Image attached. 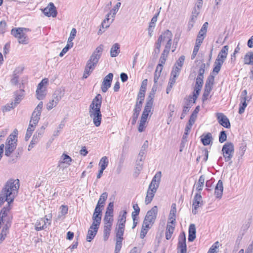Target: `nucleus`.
I'll list each match as a JSON object with an SVG mask.
<instances>
[{"label":"nucleus","mask_w":253,"mask_h":253,"mask_svg":"<svg viewBox=\"0 0 253 253\" xmlns=\"http://www.w3.org/2000/svg\"><path fill=\"white\" fill-rule=\"evenodd\" d=\"M184 106L190 108L193 104L195 103L196 100L194 99L192 97L189 96L187 98H185Z\"/></svg>","instance_id":"obj_42"},{"label":"nucleus","mask_w":253,"mask_h":253,"mask_svg":"<svg viewBox=\"0 0 253 253\" xmlns=\"http://www.w3.org/2000/svg\"><path fill=\"white\" fill-rule=\"evenodd\" d=\"M204 78L197 77L196 80V84L197 86H203Z\"/></svg>","instance_id":"obj_64"},{"label":"nucleus","mask_w":253,"mask_h":253,"mask_svg":"<svg viewBox=\"0 0 253 253\" xmlns=\"http://www.w3.org/2000/svg\"><path fill=\"white\" fill-rule=\"evenodd\" d=\"M153 96L149 95L147 98V102L145 106L141 119L147 121L149 113L151 112L153 106Z\"/></svg>","instance_id":"obj_12"},{"label":"nucleus","mask_w":253,"mask_h":253,"mask_svg":"<svg viewBox=\"0 0 253 253\" xmlns=\"http://www.w3.org/2000/svg\"><path fill=\"white\" fill-rule=\"evenodd\" d=\"M92 219L93 220L92 223H94L95 225L99 226L101 220V214H99L96 211L94 212Z\"/></svg>","instance_id":"obj_36"},{"label":"nucleus","mask_w":253,"mask_h":253,"mask_svg":"<svg viewBox=\"0 0 253 253\" xmlns=\"http://www.w3.org/2000/svg\"><path fill=\"white\" fill-rule=\"evenodd\" d=\"M35 127L32 126L31 125H29L27 129L26 134L25 135V139L26 141L28 140L31 137L33 131L35 130Z\"/></svg>","instance_id":"obj_44"},{"label":"nucleus","mask_w":253,"mask_h":253,"mask_svg":"<svg viewBox=\"0 0 253 253\" xmlns=\"http://www.w3.org/2000/svg\"><path fill=\"white\" fill-rule=\"evenodd\" d=\"M42 11L44 15L47 17H55L57 16V12L52 2H50Z\"/></svg>","instance_id":"obj_15"},{"label":"nucleus","mask_w":253,"mask_h":253,"mask_svg":"<svg viewBox=\"0 0 253 253\" xmlns=\"http://www.w3.org/2000/svg\"><path fill=\"white\" fill-rule=\"evenodd\" d=\"M72 159H63L60 161L58 164V167L60 168L64 169L70 165Z\"/></svg>","instance_id":"obj_43"},{"label":"nucleus","mask_w":253,"mask_h":253,"mask_svg":"<svg viewBox=\"0 0 253 253\" xmlns=\"http://www.w3.org/2000/svg\"><path fill=\"white\" fill-rule=\"evenodd\" d=\"M107 197L108 194L106 192L103 193L100 196L97 204L100 205L101 207H103Z\"/></svg>","instance_id":"obj_41"},{"label":"nucleus","mask_w":253,"mask_h":253,"mask_svg":"<svg viewBox=\"0 0 253 253\" xmlns=\"http://www.w3.org/2000/svg\"><path fill=\"white\" fill-rule=\"evenodd\" d=\"M173 224L174 223H171V222H169L167 224L166 231V238L167 240H169L171 238L175 228Z\"/></svg>","instance_id":"obj_24"},{"label":"nucleus","mask_w":253,"mask_h":253,"mask_svg":"<svg viewBox=\"0 0 253 253\" xmlns=\"http://www.w3.org/2000/svg\"><path fill=\"white\" fill-rule=\"evenodd\" d=\"M76 29L75 28H73L71 31L70 36L68 40H70V41H73V40L75 39V37H76Z\"/></svg>","instance_id":"obj_61"},{"label":"nucleus","mask_w":253,"mask_h":253,"mask_svg":"<svg viewBox=\"0 0 253 253\" xmlns=\"http://www.w3.org/2000/svg\"><path fill=\"white\" fill-rule=\"evenodd\" d=\"M10 209V205H7V206L3 207L0 212V221L4 225L3 227L7 226V228H9L11 226L12 216L8 214Z\"/></svg>","instance_id":"obj_9"},{"label":"nucleus","mask_w":253,"mask_h":253,"mask_svg":"<svg viewBox=\"0 0 253 253\" xmlns=\"http://www.w3.org/2000/svg\"><path fill=\"white\" fill-rule=\"evenodd\" d=\"M126 213L127 212L126 211H123L120 212L117 222V227L123 228L125 227Z\"/></svg>","instance_id":"obj_21"},{"label":"nucleus","mask_w":253,"mask_h":253,"mask_svg":"<svg viewBox=\"0 0 253 253\" xmlns=\"http://www.w3.org/2000/svg\"><path fill=\"white\" fill-rule=\"evenodd\" d=\"M6 24L4 21L0 22V34H2L6 31Z\"/></svg>","instance_id":"obj_58"},{"label":"nucleus","mask_w":253,"mask_h":253,"mask_svg":"<svg viewBox=\"0 0 253 253\" xmlns=\"http://www.w3.org/2000/svg\"><path fill=\"white\" fill-rule=\"evenodd\" d=\"M22 97L23 94L16 95V97L14 99V102H12L10 105L8 106L9 108L8 110H9L10 109L15 107L21 101Z\"/></svg>","instance_id":"obj_37"},{"label":"nucleus","mask_w":253,"mask_h":253,"mask_svg":"<svg viewBox=\"0 0 253 253\" xmlns=\"http://www.w3.org/2000/svg\"><path fill=\"white\" fill-rule=\"evenodd\" d=\"M193 126V124H190V123L188 122L187 125L186 126L185 128V132L184 134L183 135L184 137H186V136L188 134L189 131L191 129L192 126Z\"/></svg>","instance_id":"obj_62"},{"label":"nucleus","mask_w":253,"mask_h":253,"mask_svg":"<svg viewBox=\"0 0 253 253\" xmlns=\"http://www.w3.org/2000/svg\"><path fill=\"white\" fill-rule=\"evenodd\" d=\"M108 159H100L98 164L99 167L100 169H103L104 170L108 166Z\"/></svg>","instance_id":"obj_48"},{"label":"nucleus","mask_w":253,"mask_h":253,"mask_svg":"<svg viewBox=\"0 0 253 253\" xmlns=\"http://www.w3.org/2000/svg\"><path fill=\"white\" fill-rule=\"evenodd\" d=\"M203 205V201L201 195L200 193H197L193 199V207H194V209L192 210V212L194 214H196L197 213L196 210L200 207H201Z\"/></svg>","instance_id":"obj_18"},{"label":"nucleus","mask_w":253,"mask_h":253,"mask_svg":"<svg viewBox=\"0 0 253 253\" xmlns=\"http://www.w3.org/2000/svg\"><path fill=\"white\" fill-rule=\"evenodd\" d=\"M113 203L110 202L108 205L105 214H108V215H113Z\"/></svg>","instance_id":"obj_50"},{"label":"nucleus","mask_w":253,"mask_h":253,"mask_svg":"<svg viewBox=\"0 0 253 253\" xmlns=\"http://www.w3.org/2000/svg\"><path fill=\"white\" fill-rule=\"evenodd\" d=\"M216 116L218 123L224 127L229 128L230 127V123L228 118L222 113H217Z\"/></svg>","instance_id":"obj_17"},{"label":"nucleus","mask_w":253,"mask_h":253,"mask_svg":"<svg viewBox=\"0 0 253 253\" xmlns=\"http://www.w3.org/2000/svg\"><path fill=\"white\" fill-rule=\"evenodd\" d=\"M9 228H7V226L3 227L0 234V243H1L4 240L8 232Z\"/></svg>","instance_id":"obj_45"},{"label":"nucleus","mask_w":253,"mask_h":253,"mask_svg":"<svg viewBox=\"0 0 253 253\" xmlns=\"http://www.w3.org/2000/svg\"><path fill=\"white\" fill-rule=\"evenodd\" d=\"M188 234V241L189 242L193 241L196 238V227L195 224H191L190 225Z\"/></svg>","instance_id":"obj_26"},{"label":"nucleus","mask_w":253,"mask_h":253,"mask_svg":"<svg viewBox=\"0 0 253 253\" xmlns=\"http://www.w3.org/2000/svg\"><path fill=\"white\" fill-rule=\"evenodd\" d=\"M103 49V45L101 44L96 48L93 52L89 59L87 61L85 67L83 78L86 79L92 72L97 65L99 59L101 57Z\"/></svg>","instance_id":"obj_4"},{"label":"nucleus","mask_w":253,"mask_h":253,"mask_svg":"<svg viewBox=\"0 0 253 253\" xmlns=\"http://www.w3.org/2000/svg\"><path fill=\"white\" fill-rule=\"evenodd\" d=\"M120 45L118 43H116L113 45L110 49V56L112 57H115L118 56L120 53Z\"/></svg>","instance_id":"obj_30"},{"label":"nucleus","mask_w":253,"mask_h":253,"mask_svg":"<svg viewBox=\"0 0 253 253\" xmlns=\"http://www.w3.org/2000/svg\"><path fill=\"white\" fill-rule=\"evenodd\" d=\"M214 83V77L210 76L208 77L205 84L204 92L203 95V100L204 101L208 97L211 91Z\"/></svg>","instance_id":"obj_10"},{"label":"nucleus","mask_w":253,"mask_h":253,"mask_svg":"<svg viewBox=\"0 0 253 253\" xmlns=\"http://www.w3.org/2000/svg\"><path fill=\"white\" fill-rule=\"evenodd\" d=\"M36 94L39 100H42L45 96L46 90L45 89H37Z\"/></svg>","instance_id":"obj_39"},{"label":"nucleus","mask_w":253,"mask_h":253,"mask_svg":"<svg viewBox=\"0 0 253 253\" xmlns=\"http://www.w3.org/2000/svg\"><path fill=\"white\" fill-rule=\"evenodd\" d=\"M29 31L28 29L24 28H13L11 30V34L18 40L21 44H27L28 42V38L25 34V32Z\"/></svg>","instance_id":"obj_8"},{"label":"nucleus","mask_w":253,"mask_h":253,"mask_svg":"<svg viewBox=\"0 0 253 253\" xmlns=\"http://www.w3.org/2000/svg\"><path fill=\"white\" fill-rule=\"evenodd\" d=\"M247 91L246 90H244L242 92L241 96V105L240 106L239 110V113L240 114H242L244 113L245 108L247 106V104L246 103V100H248V98L247 97Z\"/></svg>","instance_id":"obj_20"},{"label":"nucleus","mask_w":253,"mask_h":253,"mask_svg":"<svg viewBox=\"0 0 253 253\" xmlns=\"http://www.w3.org/2000/svg\"><path fill=\"white\" fill-rule=\"evenodd\" d=\"M113 215H108L105 214L104 218V224H113Z\"/></svg>","instance_id":"obj_49"},{"label":"nucleus","mask_w":253,"mask_h":253,"mask_svg":"<svg viewBox=\"0 0 253 253\" xmlns=\"http://www.w3.org/2000/svg\"><path fill=\"white\" fill-rule=\"evenodd\" d=\"M199 48H200V46H198V45H195L194 46V49H193V53H192V54L191 55V59L193 60L194 59L196 56L197 55V53L199 50Z\"/></svg>","instance_id":"obj_63"},{"label":"nucleus","mask_w":253,"mask_h":253,"mask_svg":"<svg viewBox=\"0 0 253 253\" xmlns=\"http://www.w3.org/2000/svg\"><path fill=\"white\" fill-rule=\"evenodd\" d=\"M153 224H150L149 222L148 221H146V220H144L142 228H145V229L148 230L151 228V226Z\"/></svg>","instance_id":"obj_59"},{"label":"nucleus","mask_w":253,"mask_h":253,"mask_svg":"<svg viewBox=\"0 0 253 253\" xmlns=\"http://www.w3.org/2000/svg\"><path fill=\"white\" fill-rule=\"evenodd\" d=\"M146 122V120H140V124L138 126V131L139 132H142L144 130V129L145 127V123Z\"/></svg>","instance_id":"obj_60"},{"label":"nucleus","mask_w":253,"mask_h":253,"mask_svg":"<svg viewBox=\"0 0 253 253\" xmlns=\"http://www.w3.org/2000/svg\"><path fill=\"white\" fill-rule=\"evenodd\" d=\"M122 240H116L115 253H119L122 248Z\"/></svg>","instance_id":"obj_55"},{"label":"nucleus","mask_w":253,"mask_h":253,"mask_svg":"<svg viewBox=\"0 0 253 253\" xmlns=\"http://www.w3.org/2000/svg\"><path fill=\"white\" fill-rule=\"evenodd\" d=\"M227 139V135L225 133V131L223 130L220 132L219 136V141L220 143H223L226 141Z\"/></svg>","instance_id":"obj_57"},{"label":"nucleus","mask_w":253,"mask_h":253,"mask_svg":"<svg viewBox=\"0 0 253 253\" xmlns=\"http://www.w3.org/2000/svg\"><path fill=\"white\" fill-rule=\"evenodd\" d=\"M112 226V224H104L103 230V238L104 241H106L108 240L110 236Z\"/></svg>","instance_id":"obj_32"},{"label":"nucleus","mask_w":253,"mask_h":253,"mask_svg":"<svg viewBox=\"0 0 253 253\" xmlns=\"http://www.w3.org/2000/svg\"><path fill=\"white\" fill-rule=\"evenodd\" d=\"M172 34L169 30H167L163 32L158 38L156 43L155 51L156 53H159L161 46V43L166 42L165 49V51L170 49L172 38Z\"/></svg>","instance_id":"obj_6"},{"label":"nucleus","mask_w":253,"mask_h":253,"mask_svg":"<svg viewBox=\"0 0 253 253\" xmlns=\"http://www.w3.org/2000/svg\"><path fill=\"white\" fill-rule=\"evenodd\" d=\"M159 12L156 15L154 16L151 20V22L149 24V27L148 28V34L151 37L153 32V29L155 27V23L157 21L158 15Z\"/></svg>","instance_id":"obj_28"},{"label":"nucleus","mask_w":253,"mask_h":253,"mask_svg":"<svg viewBox=\"0 0 253 253\" xmlns=\"http://www.w3.org/2000/svg\"><path fill=\"white\" fill-rule=\"evenodd\" d=\"M64 94V92L61 89H57L55 90L52 95L53 99H54V100L58 103L63 96Z\"/></svg>","instance_id":"obj_33"},{"label":"nucleus","mask_w":253,"mask_h":253,"mask_svg":"<svg viewBox=\"0 0 253 253\" xmlns=\"http://www.w3.org/2000/svg\"><path fill=\"white\" fill-rule=\"evenodd\" d=\"M158 211L157 206L153 207L150 210L147 211L144 219L149 222L150 224H154L157 217Z\"/></svg>","instance_id":"obj_13"},{"label":"nucleus","mask_w":253,"mask_h":253,"mask_svg":"<svg viewBox=\"0 0 253 253\" xmlns=\"http://www.w3.org/2000/svg\"><path fill=\"white\" fill-rule=\"evenodd\" d=\"M113 78V74L112 73H109L105 77L101 87V90L103 92H106L111 86Z\"/></svg>","instance_id":"obj_16"},{"label":"nucleus","mask_w":253,"mask_h":253,"mask_svg":"<svg viewBox=\"0 0 253 253\" xmlns=\"http://www.w3.org/2000/svg\"><path fill=\"white\" fill-rule=\"evenodd\" d=\"M222 151L225 158H230L234 153V145L231 142L226 143L222 147Z\"/></svg>","instance_id":"obj_14"},{"label":"nucleus","mask_w":253,"mask_h":253,"mask_svg":"<svg viewBox=\"0 0 253 253\" xmlns=\"http://www.w3.org/2000/svg\"><path fill=\"white\" fill-rule=\"evenodd\" d=\"M245 64L253 65V52H249L246 54L244 57Z\"/></svg>","instance_id":"obj_31"},{"label":"nucleus","mask_w":253,"mask_h":253,"mask_svg":"<svg viewBox=\"0 0 253 253\" xmlns=\"http://www.w3.org/2000/svg\"><path fill=\"white\" fill-rule=\"evenodd\" d=\"M45 220L48 221L49 219L46 217L45 219L41 218L37 220L35 225V229L37 231H40L46 227Z\"/></svg>","instance_id":"obj_25"},{"label":"nucleus","mask_w":253,"mask_h":253,"mask_svg":"<svg viewBox=\"0 0 253 253\" xmlns=\"http://www.w3.org/2000/svg\"><path fill=\"white\" fill-rule=\"evenodd\" d=\"M204 182L205 177L204 176V175H201L200 177L199 180L196 185V190L197 191V193H201V191L202 190L203 188L204 187Z\"/></svg>","instance_id":"obj_34"},{"label":"nucleus","mask_w":253,"mask_h":253,"mask_svg":"<svg viewBox=\"0 0 253 253\" xmlns=\"http://www.w3.org/2000/svg\"><path fill=\"white\" fill-rule=\"evenodd\" d=\"M169 51L170 50H168L167 51H165V49L164 50L159 59L160 64H162L163 65L165 64Z\"/></svg>","instance_id":"obj_40"},{"label":"nucleus","mask_w":253,"mask_h":253,"mask_svg":"<svg viewBox=\"0 0 253 253\" xmlns=\"http://www.w3.org/2000/svg\"><path fill=\"white\" fill-rule=\"evenodd\" d=\"M206 65L205 63H202L200 67L198 72V75L197 77L204 78V74L205 73Z\"/></svg>","instance_id":"obj_56"},{"label":"nucleus","mask_w":253,"mask_h":253,"mask_svg":"<svg viewBox=\"0 0 253 253\" xmlns=\"http://www.w3.org/2000/svg\"><path fill=\"white\" fill-rule=\"evenodd\" d=\"M161 177V172H157L153 177L147 190L145 202L146 205L150 203L159 188Z\"/></svg>","instance_id":"obj_5"},{"label":"nucleus","mask_w":253,"mask_h":253,"mask_svg":"<svg viewBox=\"0 0 253 253\" xmlns=\"http://www.w3.org/2000/svg\"><path fill=\"white\" fill-rule=\"evenodd\" d=\"M102 97L101 94H98L93 99L89 107V114L92 119L95 126H100L102 120V114L100 108L102 104Z\"/></svg>","instance_id":"obj_3"},{"label":"nucleus","mask_w":253,"mask_h":253,"mask_svg":"<svg viewBox=\"0 0 253 253\" xmlns=\"http://www.w3.org/2000/svg\"><path fill=\"white\" fill-rule=\"evenodd\" d=\"M60 211L59 216H64L68 212V208L67 206L62 205L60 208Z\"/></svg>","instance_id":"obj_51"},{"label":"nucleus","mask_w":253,"mask_h":253,"mask_svg":"<svg viewBox=\"0 0 253 253\" xmlns=\"http://www.w3.org/2000/svg\"><path fill=\"white\" fill-rule=\"evenodd\" d=\"M134 211L131 213L132 216H137L140 212V208L137 204H134L133 206Z\"/></svg>","instance_id":"obj_54"},{"label":"nucleus","mask_w":253,"mask_h":253,"mask_svg":"<svg viewBox=\"0 0 253 253\" xmlns=\"http://www.w3.org/2000/svg\"><path fill=\"white\" fill-rule=\"evenodd\" d=\"M17 134L18 131L15 129L6 139L4 147L5 155L6 157L17 158L20 157L22 154V148L18 147L16 149L17 142Z\"/></svg>","instance_id":"obj_2"},{"label":"nucleus","mask_w":253,"mask_h":253,"mask_svg":"<svg viewBox=\"0 0 253 253\" xmlns=\"http://www.w3.org/2000/svg\"><path fill=\"white\" fill-rule=\"evenodd\" d=\"M201 140L205 146L210 144L212 139V135L210 132H208L206 134H203L201 136Z\"/></svg>","instance_id":"obj_27"},{"label":"nucleus","mask_w":253,"mask_h":253,"mask_svg":"<svg viewBox=\"0 0 253 253\" xmlns=\"http://www.w3.org/2000/svg\"><path fill=\"white\" fill-rule=\"evenodd\" d=\"M121 5V3L120 2H118L117 3L116 5L114 7V8L110 11V13L108 14H110V15L112 14V18H114L116 13L118 11L119 8H120V6Z\"/></svg>","instance_id":"obj_46"},{"label":"nucleus","mask_w":253,"mask_h":253,"mask_svg":"<svg viewBox=\"0 0 253 253\" xmlns=\"http://www.w3.org/2000/svg\"><path fill=\"white\" fill-rule=\"evenodd\" d=\"M228 49V46L225 45L222 48L219 52L217 58L214 63V67L213 70V72L217 74L220 71L222 65L227 58Z\"/></svg>","instance_id":"obj_7"},{"label":"nucleus","mask_w":253,"mask_h":253,"mask_svg":"<svg viewBox=\"0 0 253 253\" xmlns=\"http://www.w3.org/2000/svg\"><path fill=\"white\" fill-rule=\"evenodd\" d=\"M57 104L58 103L54 100V99H52L46 104V109L48 110H50L55 107Z\"/></svg>","instance_id":"obj_52"},{"label":"nucleus","mask_w":253,"mask_h":253,"mask_svg":"<svg viewBox=\"0 0 253 253\" xmlns=\"http://www.w3.org/2000/svg\"><path fill=\"white\" fill-rule=\"evenodd\" d=\"M185 60V56L182 55L177 60L174 66H177L178 67H180L181 69L183 65V63Z\"/></svg>","instance_id":"obj_53"},{"label":"nucleus","mask_w":253,"mask_h":253,"mask_svg":"<svg viewBox=\"0 0 253 253\" xmlns=\"http://www.w3.org/2000/svg\"><path fill=\"white\" fill-rule=\"evenodd\" d=\"M181 69L177 66H174L171 73V76L177 78L180 73Z\"/></svg>","instance_id":"obj_47"},{"label":"nucleus","mask_w":253,"mask_h":253,"mask_svg":"<svg viewBox=\"0 0 253 253\" xmlns=\"http://www.w3.org/2000/svg\"><path fill=\"white\" fill-rule=\"evenodd\" d=\"M110 14H107V17L103 21L101 24V27L103 29H106L109 27L110 24L113 21L114 18H112L111 21H109V17Z\"/></svg>","instance_id":"obj_38"},{"label":"nucleus","mask_w":253,"mask_h":253,"mask_svg":"<svg viewBox=\"0 0 253 253\" xmlns=\"http://www.w3.org/2000/svg\"><path fill=\"white\" fill-rule=\"evenodd\" d=\"M176 212V204L173 203L171 205V210L169 215V219L171 223H174L175 221V216Z\"/></svg>","instance_id":"obj_29"},{"label":"nucleus","mask_w":253,"mask_h":253,"mask_svg":"<svg viewBox=\"0 0 253 253\" xmlns=\"http://www.w3.org/2000/svg\"><path fill=\"white\" fill-rule=\"evenodd\" d=\"M98 227L95 225L94 223H92L86 236V241L87 242H90L94 238L97 233Z\"/></svg>","instance_id":"obj_19"},{"label":"nucleus","mask_w":253,"mask_h":253,"mask_svg":"<svg viewBox=\"0 0 253 253\" xmlns=\"http://www.w3.org/2000/svg\"><path fill=\"white\" fill-rule=\"evenodd\" d=\"M41 115V112L34 110L32 113L29 125H31L32 126L36 127L39 121Z\"/></svg>","instance_id":"obj_23"},{"label":"nucleus","mask_w":253,"mask_h":253,"mask_svg":"<svg viewBox=\"0 0 253 253\" xmlns=\"http://www.w3.org/2000/svg\"><path fill=\"white\" fill-rule=\"evenodd\" d=\"M20 187L18 179H10L4 184L0 193V206L6 201L10 205L17 196Z\"/></svg>","instance_id":"obj_1"},{"label":"nucleus","mask_w":253,"mask_h":253,"mask_svg":"<svg viewBox=\"0 0 253 253\" xmlns=\"http://www.w3.org/2000/svg\"><path fill=\"white\" fill-rule=\"evenodd\" d=\"M116 233V240H123V235L125 231V228L117 227L115 229Z\"/></svg>","instance_id":"obj_35"},{"label":"nucleus","mask_w":253,"mask_h":253,"mask_svg":"<svg viewBox=\"0 0 253 253\" xmlns=\"http://www.w3.org/2000/svg\"><path fill=\"white\" fill-rule=\"evenodd\" d=\"M177 251V253H187L186 237L184 232L180 233L179 235Z\"/></svg>","instance_id":"obj_11"},{"label":"nucleus","mask_w":253,"mask_h":253,"mask_svg":"<svg viewBox=\"0 0 253 253\" xmlns=\"http://www.w3.org/2000/svg\"><path fill=\"white\" fill-rule=\"evenodd\" d=\"M223 190V182L221 180H218L214 189V194L217 198L220 199L222 196Z\"/></svg>","instance_id":"obj_22"}]
</instances>
